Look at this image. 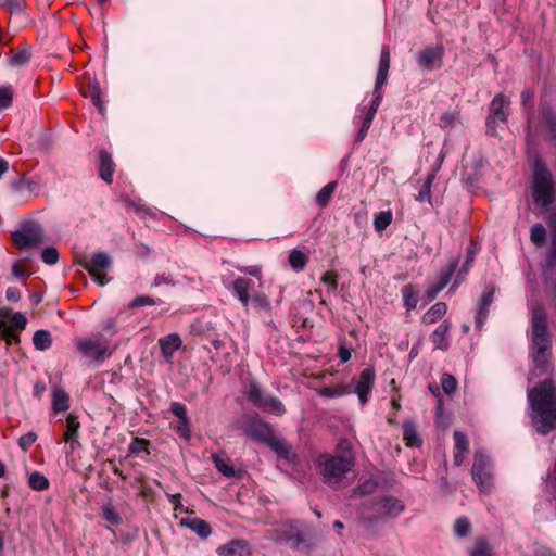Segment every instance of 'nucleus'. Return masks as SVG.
<instances>
[{"mask_svg":"<svg viewBox=\"0 0 556 556\" xmlns=\"http://www.w3.org/2000/svg\"><path fill=\"white\" fill-rule=\"evenodd\" d=\"M254 286L255 283L252 279L244 277H238L232 282L231 291L245 308L250 304L251 295L254 292Z\"/></svg>","mask_w":556,"mask_h":556,"instance_id":"nucleus-17","label":"nucleus"},{"mask_svg":"<svg viewBox=\"0 0 556 556\" xmlns=\"http://www.w3.org/2000/svg\"><path fill=\"white\" fill-rule=\"evenodd\" d=\"M13 91L10 86L0 87V110L12 105Z\"/></svg>","mask_w":556,"mask_h":556,"instance_id":"nucleus-50","label":"nucleus"},{"mask_svg":"<svg viewBox=\"0 0 556 556\" xmlns=\"http://www.w3.org/2000/svg\"><path fill=\"white\" fill-rule=\"evenodd\" d=\"M532 409V424L541 434L549 433L556 427V389L554 384H536L528 391Z\"/></svg>","mask_w":556,"mask_h":556,"instance_id":"nucleus-1","label":"nucleus"},{"mask_svg":"<svg viewBox=\"0 0 556 556\" xmlns=\"http://www.w3.org/2000/svg\"><path fill=\"white\" fill-rule=\"evenodd\" d=\"M455 448L460 453H466L469 450V441L465 433L455 431L454 434Z\"/></svg>","mask_w":556,"mask_h":556,"instance_id":"nucleus-51","label":"nucleus"},{"mask_svg":"<svg viewBox=\"0 0 556 556\" xmlns=\"http://www.w3.org/2000/svg\"><path fill=\"white\" fill-rule=\"evenodd\" d=\"M471 530V523L467 517H459L454 523V533L458 538H465Z\"/></svg>","mask_w":556,"mask_h":556,"instance_id":"nucleus-45","label":"nucleus"},{"mask_svg":"<svg viewBox=\"0 0 556 556\" xmlns=\"http://www.w3.org/2000/svg\"><path fill=\"white\" fill-rule=\"evenodd\" d=\"M66 431L64 433L65 441H72L73 438H76L80 428V422L78 421V417L75 414H70L66 419Z\"/></svg>","mask_w":556,"mask_h":556,"instance_id":"nucleus-38","label":"nucleus"},{"mask_svg":"<svg viewBox=\"0 0 556 556\" xmlns=\"http://www.w3.org/2000/svg\"><path fill=\"white\" fill-rule=\"evenodd\" d=\"M84 96L90 98L93 105L97 106V109L99 110V113L101 115L104 114L105 109L101 101V89H100V85L98 83L90 85L88 87V89L86 91H84Z\"/></svg>","mask_w":556,"mask_h":556,"instance_id":"nucleus-34","label":"nucleus"},{"mask_svg":"<svg viewBox=\"0 0 556 556\" xmlns=\"http://www.w3.org/2000/svg\"><path fill=\"white\" fill-rule=\"evenodd\" d=\"M150 442L146 439L135 438L129 445V454H139L148 450Z\"/></svg>","mask_w":556,"mask_h":556,"instance_id":"nucleus-53","label":"nucleus"},{"mask_svg":"<svg viewBox=\"0 0 556 556\" xmlns=\"http://www.w3.org/2000/svg\"><path fill=\"white\" fill-rule=\"evenodd\" d=\"M435 178V174L431 173L427 176L424 181L422 187L420 188L418 194L416 195V200L419 202H428L431 204V186Z\"/></svg>","mask_w":556,"mask_h":556,"instance_id":"nucleus-36","label":"nucleus"},{"mask_svg":"<svg viewBox=\"0 0 556 556\" xmlns=\"http://www.w3.org/2000/svg\"><path fill=\"white\" fill-rule=\"evenodd\" d=\"M377 489V482H375L374 480H366L364 481L363 483L358 484L354 491L355 494H358V495H367V494H371L376 491Z\"/></svg>","mask_w":556,"mask_h":556,"instance_id":"nucleus-54","label":"nucleus"},{"mask_svg":"<svg viewBox=\"0 0 556 556\" xmlns=\"http://www.w3.org/2000/svg\"><path fill=\"white\" fill-rule=\"evenodd\" d=\"M12 55L9 59L11 67H21L29 63L31 59V49L28 45H22L15 52L11 51Z\"/></svg>","mask_w":556,"mask_h":556,"instance_id":"nucleus-25","label":"nucleus"},{"mask_svg":"<svg viewBox=\"0 0 556 556\" xmlns=\"http://www.w3.org/2000/svg\"><path fill=\"white\" fill-rule=\"evenodd\" d=\"M468 554L469 556H491V545L485 539L478 538L475 547L469 549Z\"/></svg>","mask_w":556,"mask_h":556,"instance_id":"nucleus-41","label":"nucleus"},{"mask_svg":"<svg viewBox=\"0 0 556 556\" xmlns=\"http://www.w3.org/2000/svg\"><path fill=\"white\" fill-rule=\"evenodd\" d=\"M170 412L178 418V420L188 418L186 406L179 402L170 403Z\"/></svg>","mask_w":556,"mask_h":556,"instance_id":"nucleus-60","label":"nucleus"},{"mask_svg":"<svg viewBox=\"0 0 556 556\" xmlns=\"http://www.w3.org/2000/svg\"><path fill=\"white\" fill-rule=\"evenodd\" d=\"M542 119L545 128L551 134V139L556 141V112L552 110L544 111L542 114Z\"/></svg>","mask_w":556,"mask_h":556,"instance_id":"nucleus-42","label":"nucleus"},{"mask_svg":"<svg viewBox=\"0 0 556 556\" xmlns=\"http://www.w3.org/2000/svg\"><path fill=\"white\" fill-rule=\"evenodd\" d=\"M11 323H13L17 329L23 330L27 325V318L24 314L17 312L12 314Z\"/></svg>","mask_w":556,"mask_h":556,"instance_id":"nucleus-62","label":"nucleus"},{"mask_svg":"<svg viewBox=\"0 0 556 556\" xmlns=\"http://www.w3.org/2000/svg\"><path fill=\"white\" fill-rule=\"evenodd\" d=\"M59 252L53 247H47L41 252V260L47 265H54L59 261Z\"/></svg>","mask_w":556,"mask_h":556,"instance_id":"nucleus-48","label":"nucleus"},{"mask_svg":"<svg viewBox=\"0 0 556 556\" xmlns=\"http://www.w3.org/2000/svg\"><path fill=\"white\" fill-rule=\"evenodd\" d=\"M102 518L112 526H121L123 518L118 511L114 508L113 504L109 501L103 503L101 506Z\"/></svg>","mask_w":556,"mask_h":556,"instance_id":"nucleus-29","label":"nucleus"},{"mask_svg":"<svg viewBox=\"0 0 556 556\" xmlns=\"http://www.w3.org/2000/svg\"><path fill=\"white\" fill-rule=\"evenodd\" d=\"M277 540L298 549L306 543L305 528L295 522L288 523L277 531Z\"/></svg>","mask_w":556,"mask_h":556,"instance_id":"nucleus-15","label":"nucleus"},{"mask_svg":"<svg viewBox=\"0 0 556 556\" xmlns=\"http://www.w3.org/2000/svg\"><path fill=\"white\" fill-rule=\"evenodd\" d=\"M77 350L90 363H103L112 352L109 350V341L101 334L77 341Z\"/></svg>","mask_w":556,"mask_h":556,"instance_id":"nucleus-8","label":"nucleus"},{"mask_svg":"<svg viewBox=\"0 0 556 556\" xmlns=\"http://www.w3.org/2000/svg\"><path fill=\"white\" fill-rule=\"evenodd\" d=\"M11 239L17 250H31L43 242L45 231L39 223L27 220L21 224L20 229L11 233Z\"/></svg>","mask_w":556,"mask_h":556,"instance_id":"nucleus-7","label":"nucleus"},{"mask_svg":"<svg viewBox=\"0 0 556 556\" xmlns=\"http://www.w3.org/2000/svg\"><path fill=\"white\" fill-rule=\"evenodd\" d=\"M337 188V182L331 181L324 186L316 194L315 201L318 206L326 207Z\"/></svg>","mask_w":556,"mask_h":556,"instance_id":"nucleus-33","label":"nucleus"},{"mask_svg":"<svg viewBox=\"0 0 556 556\" xmlns=\"http://www.w3.org/2000/svg\"><path fill=\"white\" fill-rule=\"evenodd\" d=\"M78 264L85 268L100 286H104L109 282L106 275L101 271L110 268L113 264L111 256L106 252L98 251L93 253L90 258L83 256L78 261Z\"/></svg>","mask_w":556,"mask_h":556,"instance_id":"nucleus-12","label":"nucleus"},{"mask_svg":"<svg viewBox=\"0 0 556 556\" xmlns=\"http://www.w3.org/2000/svg\"><path fill=\"white\" fill-rule=\"evenodd\" d=\"M174 429L180 438L185 440H189L191 438L190 422L188 418L178 420L176 426H174Z\"/></svg>","mask_w":556,"mask_h":556,"instance_id":"nucleus-52","label":"nucleus"},{"mask_svg":"<svg viewBox=\"0 0 556 556\" xmlns=\"http://www.w3.org/2000/svg\"><path fill=\"white\" fill-rule=\"evenodd\" d=\"M278 457L285 459L288 464L296 467L300 464V456L293 451L292 444L287 440L275 437L268 445Z\"/></svg>","mask_w":556,"mask_h":556,"instance_id":"nucleus-16","label":"nucleus"},{"mask_svg":"<svg viewBox=\"0 0 556 556\" xmlns=\"http://www.w3.org/2000/svg\"><path fill=\"white\" fill-rule=\"evenodd\" d=\"M212 460L216 469L227 478H235L238 476V471L230 464V460L225 455L214 454Z\"/></svg>","mask_w":556,"mask_h":556,"instance_id":"nucleus-26","label":"nucleus"},{"mask_svg":"<svg viewBox=\"0 0 556 556\" xmlns=\"http://www.w3.org/2000/svg\"><path fill=\"white\" fill-rule=\"evenodd\" d=\"M533 202L547 210L555 201V186L553 173L545 161L538 159L533 164L532 173Z\"/></svg>","mask_w":556,"mask_h":556,"instance_id":"nucleus-5","label":"nucleus"},{"mask_svg":"<svg viewBox=\"0 0 556 556\" xmlns=\"http://www.w3.org/2000/svg\"><path fill=\"white\" fill-rule=\"evenodd\" d=\"M392 223V212L391 211H381L375 215L374 218V228L377 232H381L387 229L388 226Z\"/></svg>","mask_w":556,"mask_h":556,"instance_id":"nucleus-37","label":"nucleus"},{"mask_svg":"<svg viewBox=\"0 0 556 556\" xmlns=\"http://www.w3.org/2000/svg\"><path fill=\"white\" fill-rule=\"evenodd\" d=\"M458 121V113L454 111H447L442 114L439 121V126L441 128H452L455 126Z\"/></svg>","mask_w":556,"mask_h":556,"instance_id":"nucleus-47","label":"nucleus"},{"mask_svg":"<svg viewBox=\"0 0 556 556\" xmlns=\"http://www.w3.org/2000/svg\"><path fill=\"white\" fill-rule=\"evenodd\" d=\"M403 438L407 446H420L421 440L418 438L416 425L412 421L403 424Z\"/></svg>","mask_w":556,"mask_h":556,"instance_id":"nucleus-31","label":"nucleus"},{"mask_svg":"<svg viewBox=\"0 0 556 556\" xmlns=\"http://www.w3.org/2000/svg\"><path fill=\"white\" fill-rule=\"evenodd\" d=\"M248 399L253 405L264 409L265 412L277 416L285 413L282 403L276 396L264 394L256 384H251V388L248 391Z\"/></svg>","mask_w":556,"mask_h":556,"instance_id":"nucleus-13","label":"nucleus"},{"mask_svg":"<svg viewBox=\"0 0 556 556\" xmlns=\"http://www.w3.org/2000/svg\"><path fill=\"white\" fill-rule=\"evenodd\" d=\"M447 312V305L444 302H437L422 316L425 324H434L441 319Z\"/></svg>","mask_w":556,"mask_h":556,"instance_id":"nucleus-27","label":"nucleus"},{"mask_svg":"<svg viewBox=\"0 0 556 556\" xmlns=\"http://www.w3.org/2000/svg\"><path fill=\"white\" fill-rule=\"evenodd\" d=\"M390 62H391V55L390 50L387 46H383L380 51V58H379V64H378V71L375 79V86H374V99L370 103V106L366 113V116L362 123V126L356 134L355 141L362 142L374 121V117L382 102L383 99V92L381 88L387 84L388 76H389V70H390Z\"/></svg>","mask_w":556,"mask_h":556,"instance_id":"nucleus-3","label":"nucleus"},{"mask_svg":"<svg viewBox=\"0 0 556 556\" xmlns=\"http://www.w3.org/2000/svg\"><path fill=\"white\" fill-rule=\"evenodd\" d=\"M509 104V99L502 92L497 93L492 99L485 122V132L488 136L495 137L497 135V126L507 122L508 114L506 110Z\"/></svg>","mask_w":556,"mask_h":556,"instance_id":"nucleus-10","label":"nucleus"},{"mask_svg":"<svg viewBox=\"0 0 556 556\" xmlns=\"http://www.w3.org/2000/svg\"><path fill=\"white\" fill-rule=\"evenodd\" d=\"M162 301L159 299V300H154L153 298L149 296V295H138L136 296L128 305L129 308H137V307H141V306H144V305H156L159 303H161Z\"/></svg>","mask_w":556,"mask_h":556,"instance_id":"nucleus-49","label":"nucleus"},{"mask_svg":"<svg viewBox=\"0 0 556 556\" xmlns=\"http://www.w3.org/2000/svg\"><path fill=\"white\" fill-rule=\"evenodd\" d=\"M115 164L112 155L106 150H101L99 153V176L106 184H112Z\"/></svg>","mask_w":556,"mask_h":556,"instance_id":"nucleus-19","label":"nucleus"},{"mask_svg":"<svg viewBox=\"0 0 556 556\" xmlns=\"http://www.w3.org/2000/svg\"><path fill=\"white\" fill-rule=\"evenodd\" d=\"M11 187L15 190V191H21L22 189L24 188H27L28 190H33L34 187H35V184L33 180H27V179H24V178H21L18 180H15L11 184Z\"/></svg>","mask_w":556,"mask_h":556,"instance_id":"nucleus-61","label":"nucleus"},{"mask_svg":"<svg viewBox=\"0 0 556 556\" xmlns=\"http://www.w3.org/2000/svg\"><path fill=\"white\" fill-rule=\"evenodd\" d=\"M182 341L178 333H170L159 339V345L164 358L169 359L181 348Z\"/></svg>","mask_w":556,"mask_h":556,"instance_id":"nucleus-20","label":"nucleus"},{"mask_svg":"<svg viewBox=\"0 0 556 556\" xmlns=\"http://www.w3.org/2000/svg\"><path fill=\"white\" fill-rule=\"evenodd\" d=\"M532 356L535 367L541 372H547L549 366L548 352L552 349V339L548 331L546 314L543 307L538 306L532 314Z\"/></svg>","mask_w":556,"mask_h":556,"instance_id":"nucleus-2","label":"nucleus"},{"mask_svg":"<svg viewBox=\"0 0 556 556\" xmlns=\"http://www.w3.org/2000/svg\"><path fill=\"white\" fill-rule=\"evenodd\" d=\"M0 337L4 339L9 344L12 342H20L18 334L7 325L5 320H0Z\"/></svg>","mask_w":556,"mask_h":556,"instance_id":"nucleus-46","label":"nucleus"},{"mask_svg":"<svg viewBox=\"0 0 556 556\" xmlns=\"http://www.w3.org/2000/svg\"><path fill=\"white\" fill-rule=\"evenodd\" d=\"M250 303L257 311H269L270 302L268 298L261 292H253L250 299Z\"/></svg>","mask_w":556,"mask_h":556,"instance_id":"nucleus-44","label":"nucleus"},{"mask_svg":"<svg viewBox=\"0 0 556 556\" xmlns=\"http://www.w3.org/2000/svg\"><path fill=\"white\" fill-rule=\"evenodd\" d=\"M353 466L354 455L350 454L337 456L320 455L317 459V467L324 481L331 486L340 484Z\"/></svg>","mask_w":556,"mask_h":556,"instance_id":"nucleus-6","label":"nucleus"},{"mask_svg":"<svg viewBox=\"0 0 556 556\" xmlns=\"http://www.w3.org/2000/svg\"><path fill=\"white\" fill-rule=\"evenodd\" d=\"M476 253H477V248L473 242H471L469 244V247L467 248V257H466V261L464 262V264L462 265L459 271H458V275L452 286V289L456 288L457 285L459 283L460 279L464 278L467 273L469 271V268L471 267V264L475 260V256H476Z\"/></svg>","mask_w":556,"mask_h":556,"instance_id":"nucleus-30","label":"nucleus"},{"mask_svg":"<svg viewBox=\"0 0 556 556\" xmlns=\"http://www.w3.org/2000/svg\"><path fill=\"white\" fill-rule=\"evenodd\" d=\"M70 395L62 388H54L52 392V410L54 414L64 413L70 408Z\"/></svg>","mask_w":556,"mask_h":556,"instance_id":"nucleus-24","label":"nucleus"},{"mask_svg":"<svg viewBox=\"0 0 556 556\" xmlns=\"http://www.w3.org/2000/svg\"><path fill=\"white\" fill-rule=\"evenodd\" d=\"M353 392L357 394L359 403L364 405L370 392V384H355Z\"/></svg>","mask_w":556,"mask_h":556,"instance_id":"nucleus-59","label":"nucleus"},{"mask_svg":"<svg viewBox=\"0 0 556 556\" xmlns=\"http://www.w3.org/2000/svg\"><path fill=\"white\" fill-rule=\"evenodd\" d=\"M219 556H251L249 543L243 539L231 540L217 548Z\"/></svg>","mask_w":556,"mask_h":556,"instance_id":"nucleus-18","label":"nucleus"},{"mask_svg":"<svg viewBox=\"0 0 556 556\" xmlns=\"http://www.w3.org/2000/svg\"><path fill=\"white\" fill-rule=\"evenodd\" d=\"M182 526L189 528L191 531L198 534L201 539H206L210 536L212 530L211 526L207 521L197 518V517H187L181 519L180 522Z\"/></svg>","mask_w":556,"mask_h":556,"instance_id":"nucleus-21","label":"nucleus"},{"mask_svg":"<svg viewBox=\"0 0 556 556\" xmlns=\"http://www.w3.org/2000/svg\"><path fill=\"white\" fill-rule=\"evenodd\" d=\"M28 484L35 491H43L49 488V480L42 473L35 471L30 473Z\"/></svg>","mask_w":556,"mask_h":556,"instance_id":"nucleus-40","label":"nucleus"},{"mask_svg":"<svg viewBox=\"0 0 556 556\" xmlns=\"http://www.w3.org/2000/svg\"><path fill=\"white\" fill-rule=\"evenodd\" d=\"M401 292L405 308L407 311L415 309L418 304V291L416 287L412 283H407L402 287Z\"/></svg>","mask_w":556,"mask_h":556,"instance_id":"nucleus-28","label":"nucleus"},{"mask_svg":"<svg viewBox=\"0 0 556 556\" xmlns=\"http://www.w3.org/2000/svg\"><path fill=\"white\" fill-rule=\"evenodd\" d=\"M458 266V260L455 258V260H452L448 265H447V268L442 271L441 276H440V280L438 282L439 285V289H444L448 282L451 281L453 275L455 274V270Z\"/></svg>","mask_w":556,"mask_h":556,"instance_id":"nucleus-43","label":"nucleus"},{"mask_svg":"<svg viewBox=\"0 0 556 556\" xmlns=\"http://www.w3.org/2000/svg\"><path fill=\"white\" fill-rule=\"evenodd\" d=\"M2 7H9L12 13H21L26 8L25 0H2Z\"/></svg>","mask_w":556,"mask_h":556,"instance_id":"nucleus-58","label":"nucleus"},{"mask_svg":"<svg viewBox=\"0 0 556 556\" xmlns=\"http://www.w3.org/2000/svg\"><path fill=\"white\" fill-rule=\"evenodd\" d=\"M37 434L33 431H29L25 435L18 439V446L24 451H28V448L36 442Z\"/></svg>","mask_w":556,"mask_h":556,"instance_id":"nucleus-57","label":"nucleus"},{"mask_svg":"<svg viewBox=\"0 0 556 556\" xmlns=\"http://www.w3.org/2000/svg\"><path fill=\"white\" fill-rule=\"evenodd\" d=\"M34 346L39 351H46L52 345V337L48 330H37L33 336Z\"/></svg>","mask_w":556,"mask_h":556,"instance_id":"nucleus-32","label":"nucleus"},{"mask_svg":"<svg viewBox=\"0 0 556 556\" xmlns=\"http://www.w3.org/2000/svg\"><path fill=\"white\" fill-rule=\"evenodd\" d=\"M444 53L445 50L442 45L426 47L416 53V63L422 71H434L442 66Z\"/></svg>","mask_w":556,"mask_h":556,"instance_id":"nucleus-14","label":"nucleus"},{"mask_svg":"<svg viewBox=\"0 0 556 556\" xmlns=\"http://www.w3.org/2000/svg\"><path fill=\"white\" fill-rule=\"evenodd\" d=\"M546 266L548 268L556 267V247L551 248L546 253Z\"/></svg>","mask_w":556,"mask_h":556,"instance_id":"nucleus-64","label":"nucleus"},{"mask_svg":"<svg viewBox=\"0 0 556 556\" xmlns=\"http://www.w3.org/2000/svg\"><path fill=\"white\" fill-rule=\"evenodd\" d=\"M489 307L490 306H482L481 304L479 305V308H478V312L476 314V317H475V327L478 329V330H481L486 318H488V315H489Z\"/></svg>","mask_w":556,"mask_h":556,"instance_id":"nucleus-56","label":"nucleus"},{"mask_svg":"<svg viewBox=\"0 0 556 556\" xmlns=\"http://www.w3.org/2000/svg\"><path fill=\"white\" fill-rule=\"evenodd\" d=\"M351 386L352 384H317L314 390L320 396L333 399L351 393Z\"/></svg>","mask_w":556,"mask_h":556,"instance_id":"nucleus-22","label":"nucleus"},{"mask_svg":"<svg viewBox=\"0 0 556 556\" xmlns=\"http://www.w3.org/2000/svg\"><path fill=\"white\" fill-rule=\"evenodd\" d=\"M352 349L345 344H340L338 348V356L342 363H346L351 359Z\"/></svg>","mask_w":556,"mask_h":556,"instance_id":"nucleus-63","label":"nucleus"},{"mask_svg":"<svg viewBox=\"0 0 556 556\" xmlns=\"http://www.w3.org/2000/svg\"><path fill=\"white\" fill-rule=\"evenodd\" d=\"M241 429L244 435L267 446L276 437L271 426L265 422L258 415L245 416L242 420Z\"/></svg>","mask_w":556,"mask_h":556,"instance_id":"nucleus-9","label":"nucleus"},{"mask_svg":"<svg viewBox=\"0 0 556 556\" xmlns=\"http://www.w3.org/2000/svg\"><path fill=\"white\" fill-rule=\"evenodd\" d=\"M450 328V323L444 320L440 324L437 329L432 332L430 339L435 349L446 351L448 349V340L447 332Z\"/></svg>","mask_w":556,"mask_h":556,"instance_id":"nucleus-23","label":"nucleus"},{"mask_svg":"<svg viewBox=\"0 0 556 556\" xmlns=\"http://www.w3.org/2000/svg\"><path fill=\"white\" fill-rule=\"evenodd\" d=\"M405 510V504L392 495H382L363 504L359 517L367 527L376 525L380 519H395Z\"/></svg>","mask_w":556,"mask_h":556,"instance_id":"nucleus-4","label":"nucleus"},{"mask_svg":"<svg viewBox=\"0 0 556 556\" xmlns=\"http://www.w3.org/2000/svg\"><path fill=\"white\" fill-rule=\"evenodd\" d=\"M321 282L327 285L329 290L332 292L337 291L338 288V274L336 271H326L321 276Z\"/></svg>","mask_w":556,"mask_h":556,"instance_id":"nucleus-55","label":"nucleus"},{"mask_svg":"<svg viewBox=\"0 0 556 556\" xmlns=\"http://www.w3.org/2000/svg\"><path fill=\"white\" fill-rule=\"evenodd\" d=\"M288 260L290 266L296 271L303 270L307 263L306 254L298 249H293L290 252Z\"/></svg>","mask_w":556,"mask_h":556,"instance_id":"nucleus-35","label":"nucleus"},{"mask_svg":"<svg viewBox=\"0 0 556 556\" xmlns=\"http://www.w3.org/2000/svg\"><path fill=\"white\" fill-rule=\"evenodd\" d=\"M546 236H547L546 229L542 224L538 223L531 227L530 239L534 245H536V247L543 245L546 241Z\"/></svg>","mask_w":556,"mask_h":556,"instance_id":"nucleus-39","label":"nucleus"},{"mask_svg":"<svg viewBox=\"0 0 556 556\" xmlns=\"http://www.w3.org/2000/svg\"><path fill=\"white\" fill-rule=\"evenodd\" d=\"M471 476L478 489L489 493L493 485L492 463L489 456L482 452H476Z\"/></svg>","mask_w":556,"mask_h":556,"instance_id":"nucleus-11","label":"nucleus"}]
</instances>
